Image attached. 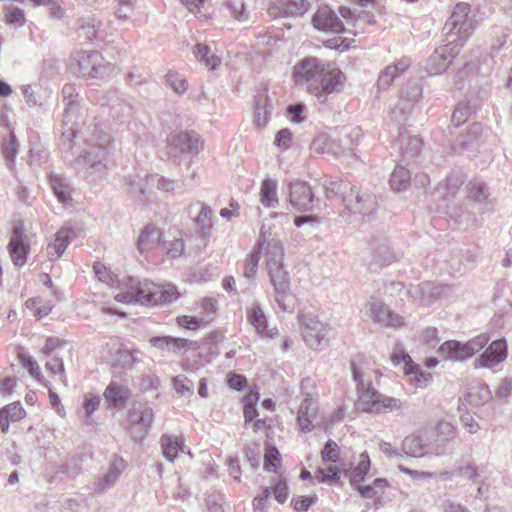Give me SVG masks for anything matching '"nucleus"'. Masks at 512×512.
Wrapping results in <instances>:
<instances>
[{
  "instance_id": "nucleus-54",
  "label": "nucleus",
  "mask_w": 512,
  "mask_h": 512,
  "mask_svg": "<svg viewBox=\"0 0 512 512\" xmlns=\"http://www.w3.org/2000/svg\"><path fill=\"white\" fill-rule=\"evenodd\" d=\"M21 362L32 377H34L38 382L43 383L44 377L40 372L39 365L31 356L22 355Z\"/></svg>"
},
{
  "instance_id": "nucleus-17",
  "label": "nucleus",
  "mask_w": 512,
  "mask_h": 512,
  "mask_svg": "<svg viewBox=\"0 0 512 512\" xmlns=\"http://www.w3.org/2000/svg\"><path fill=\"white\" fill-rule=\"evenodd\" d=\"M310 8L306 0H271L268 14L273 18L302 17Z\"/></svg>"
},
{
  "instance_id": "nucleus-16",
  "label": "nucleus",
  "mask_w": 512,
  "mask_h": 512,
  "mask_svg": "<svg viewBox=\"0 0 512 512\" xmlns=\"http://www.w3.org/2000/svg\"><path fill=\"white\" fill-rule=\"evenodd\" d=\"M289 202L299 212H307L313 209L314 194L311 187L303 181L289 183Z\"/></svg>"
},
{
  "instance_id": "nucleus-40",
  "label": "nucleus",
  "mask_w": 512,
  "mask_h": 512,
  "mask_svg": "<svg viewBox=\"0 0 512 512\" xmlns=\"http://www.w3.org/2000/svg\"><path fill=\"white\" fill-rule=\"evenodd\" d=\"M370 458L366 452L359 455L358 464L352 469L350 474V482L352 486L364 480L365 475L370 469Z\"/></svg>"
},
{
  "instance_id": "nucleus-31",
  "label": "nucleus",
  "mask_w": 512,
  "mask_h": 512,
  "mask_svg": "<svg viewBox=\"0 0 512 512\" xmlns=\"http://www.w3.org/2000/svg\"><path fill=\"white\" fill-rule=\"evenodd\" d=\"M160 443L162 454L169 461H174L179 453H184L185 451L183 440L177 436L163 435Z\"/></svg>"
},
{
  "instance_id": "nucleus-2",
  "label": "nucleus",
  "mask_w": 512,
  "mask_h": 512,
  "mask_svg": "<svg viewBox=\"0 0 512 512\" xmlns=\"http://www.w3.org/2000/svg\"><path fill=\"white\" fill-rule=\"evenodd\" d=\"M96 277L110 286L118 284L120 291L114 295L116 301L132 304L140 303L142 305H159L171 303L179 298L180 293L177 288L171 284L158 285L152 282H139L134 278L119 281L116 276L107 270L100 262L93 266Z\"/></svg>"
},
{
  "instance_id": "nucleus-6",
  "label": "nucleus",
  "mask_w": 512,
  "mask_h": 512,
  "mask_svg": "<svg viewBox=\"0 0 512 512\" xmlns=\"http://www.w3.org/2000/svg\"><path fill=\"white\" fill-rule=\"evenodd\" d=\"M488 334H480L465 343L450 340L444 342L439 353L452 361H464L482 351L489 343Z\"/></svg>"
},
{
  "instance_id": "nucleus-5",
  "label": "nucleus",
  "mask_w": 512,
  "mask_h": 512,
  "mask_svg": "<svg viewBox=\"0 0 512 512\" xmlns=\"http://www.w3.org/2000/svg\"><path fill=\"white\" fill-rule=\"evenodd\" d=\"M344 210L342 216H347L350 222L370 217L376 210V197L369 192H361L356 187L343 196Z\"/></svg>"
},
{
  "instance_id": "nucleus-33",
  "label": "nucleus",
  "mask_w": 512,
  "mask_h": 512,
  "mask_svg": "<svg viewBox=\"0 0 512 512\" xmlns=\"http://www.w3.org/2000/svg\"><path fill=\"white\" fill-rule=\"evenodd\" d=\"M260 203L266 208H275L279 204L277 197V181L265 179L260 187Z\"/></svg>"
},
{
  "instance_id": "nucleus-44",
  "label": "nucleus",
  "mask_w": 512,
  "mask_h": 512,
  "mask_svg": "<svg viewBox=\"0 0 512 512\" xmlns=\"http://www.w3.org/2000/svg\"><path fill=\"white\" fill-rule=\"evenodd\" d=\"M258 400L259 394L257 392H250L243 399V414L246 424L254 421L258 416V412L255 407Z\"/></svg>"
},
{
  "instance_id": "nucleus-57",
  "label": "nucleus",
  "mask_w": 512,
  "mask_h": 512,
  "mask_svg": "<svg viewBox=\"0 0 512 512\" xmlns=\"http://www.w3.org/2000/svg\"><path fill=\"white\" fill-rule=\"evenodd\" d=\"M1 410H2V412L5 413V415L7 416V419L10 422H16V421L22 419L25 415V411L22 408L21 404L16 403V402L7 405L5 408H3Z\"/></svg>"
},
{
  "instance_id": "nucleus-36",
  "label": "nucleus",
  "mask_w": 512,
  "mask_h": 512,
  "mask_svg": "<svg viewBox=\"0 0 512 512\" xmlns=\"http://www.w3.org/2000/svg\"><path fill=\"white\" fill-rule=\"evenodd\" d=\"M104 397L110 406L120 407L129 397V390L125 386L111 383L104 391Z\"/></svg>"
},
{
  "instance_id": "nucleus-32",
  "label": "nucleus",
  "mask_w": 512,
  "mask_h": 512,
  "mask_svg": "<svg viewBox=\"0 0 512 512\" xmlns=\"http://www.w3.org/2000/svg\"><path fill=\"white\" fill-rule=\"evenodd\" d=\"M50 183L57 199L63 204H69L72 200L70 181L62 175L52 174Z\"/></svg>"
},
{
  "instance_id": "nucleus-4",
  "label": "nucleus",
  "mask_w": 512,
  "mask_h": 512,
  "mask_svg": "<svg viewBox=\"0 0 512 512\" xmlns=\"http://www.w3.org/2000/svg\"><path fill=\"white\" fill-rule=\"evenodd\" d=\"M476 27L477 21L471 6L464 2L458 3L445 24V29L448 30L447 41L454 40V44H458L460 48Z\"/></svg>"
},
{
  "instance_id": "nucleus-46",
  "label": "nucleus",
  "mask_w": 512,
  "mask_h": 512,
  "mask_svg": "<svg viewBox=\"0 0 512 512\" xmlns=\"http://www.w3.org/2000/svg\"><path fill=\"white\" fill-rule=\"evenodd\" d=\"M330 139L331 146H333L334 149H336L335 152H331V155L335 157H340L344 155L346 152L351 151L354 146L353 140L350 139L348 134H345L343 137H330Z\"/></svg>"
},
{
  "instance_id": "nucleus-39",
  "label": "nucleus",
  "mask_w": 512,
  "mask_h": 512,
  "mask_svg": "<svg viewBox=\"0 0 512 512\" xmlns=\"http://www.w3.org/2000/svg\"><path fill=\"white\" fill-rule=\"evenodd\" d=\"M491 399V392L487 385H477L470 388L466 400L472 406H480Z\"/></svg>"
},
{
  "instance_id": "nucleus-27",
  "label": "nucleus",
  "mask_w": 512,
  "mask_h": 512,
  "mask_svg": "<svg viewBox=\"0 0 512 512\" xmlns=\"http://www.w3.org/2000/svg\"><path fill=\"white\" fill-rule=\"evenodd\" d=\"M73 235L74 233L68 228H63L55 234L54 241L47 246V255L50 260H56L63 255Z\"/></svg>"
},
{
  "instance_id": "nucleus-42",
  "label": "nucleus",
  "mask_w": 512,
  "mask_h": 512,
  "mask_svg": "<svg viewBox=\"0 0 512 512\" xmlns=\"http://www.w3.org/2000/svg\"><path fill=\"white\" fill-rule=\"evenodd\" d=\"M268 99L265 95H257L254 106V122L257 126L263 127L269 119V111L267 109Z\"/></svg>"
},
{
  "instance_id": "nucleus-18",
  "label": "nucleus",
  "mask_w": 512,
  "mask_h": 512,
  "mask_svg": "<svg viewBox=\"0 0 512 512\" xmlns=\"http://www.w3.org/2000/svg\"><path fill=\"white\" fill-rule=\"evenodd\" d=\"M468 205L475 213H485L489 211L492 206V201L489 199L487 187L480 182L470 183L468 190Z\"/></svg>"
},
{
  "instance_id": "nucleus-41",
  "label": "nucleus",
  "mask_w": 512,
  "mask_h": 512,
  "mask_svg": "<svg viewBox=\"0 0 512 512\" xmlns=\"http://www.w3.org/2000/svg\"><path fill=\"white\" fill-rule=\"evenodd\" d=\"M410 182L409 171L402 166H397L390 177V186L394 191L400 192L405 190Z\"/></svg>"
},
{
  "instance_id": "nucleus-23",
  "label": "nucleus",
  "mask_w": 512,
  "mask_h": 512,
  "mask_svg": "<svg viewBox=\"0 0 512 512\" xmlns=\"http://www.w3.org/2000/svg\"><path fill=\"white\" fill-rule=\"evenodd\" d=\"M168 141L174 148L184 153H198L203 147L197 134L186 131L171 134Z\"/></svg>"
},
{
  "instance_id": "nucleus-9",
  "label": "nucleus",
  "mask_w": 512,
  "mask_h": 512,
  "mask_svg": "<svg viewBox=\"0 0 512 512\" xmlns=\"http://www.w3.org/2000/svg\"><path fill=\"white\" fill-rule=\"evenodd\" d=\"M361 311L366 317L384 327L398 328L405 324L403 317L395 314L388 306L375 297H370L365 302Z\"/></svg>"
},
{
  "instance_id": "nucleus-50",
  "label": "nucleus",
  "mask_w": 512,
  "mask_h": 512,
  "mask_svg": "<svg viewBox=\"0 0 512 512\" xmlns=\"http://www.w3.org/2000/svg\"><path fill=\"white\" fill-rule=\"evenodd\" d=\"M227 5L235 20L240 23H246L249 21V13L246 11L245 5L241 0H230Z\"/></svg>"
},
{
  "instance_id": "nucleus-49",
  "label": "nucleus",
  "mask_w": 512,
  "mask_h": 512,
  "mask_svg": "<svg viewBox=\"0 0 512 512\" xmlns=\"http://www.w3.org/2000/svg\"><path fill=\"white\" fill-rule=\"evenodd\" d=\"M463 180L459 176L447 177L443 184H440L438 188L439 196L448 197L453 196L459 190Z\"/></svg>"
},
{
  "instance_id": "nucleus-55",
  "label": "nucleus",
  "mask_w": 512,
  "mask_h": 512,
  "mask_svg": "<svg viewBox=\"0 0 512 512\" xmlns=\"http://www.w3.org/2000/svg\"><path fill=\"white\" fill-rule=\"evenodd\" d=\"M196 343L183 339V338H174L170 337L169 342V352L180 353L182 351H187L188 349L195 348Z\"/></svg>"
},
{
  "instance_id": "nucleus-14",
  "label": "nucleus",
  "mask_w": 512,
  "mask_h": 512,
  "mask_svg": "<svg viewBox=\"0 0 512 512\" xmlns=\"http://www.w3.org/2000/svg\"><path fill=\"white\" fill-rule=\"evenodd\" d=\"M459 49V45L454 44V40H449L446 45L436 49L429 57L425 65L426 71L430 75H437L444 72L452 62V58L458 54Z\"/></svg>"
},
{
  "instance_id": "nucleus-60",
  "label": "nucleus",
  "mask_w": 512,
  "mask_h": 512,
  "mask_svg": "<svg viewBox=\"0 0 512 512\" xmlns=\"http://www.w3.org/2000/svg\"><path fill=\"white\" fill-rule=\"evenodd\" d=\"M100 404V398L98 396H87L83 402V408L85 411V422H90L91 415L98 409Z\"/></svg>"
},
{
  "instance_id": "nucleus-8",
  "label": "nucleus",
  "mask_w": 512,
  "mask_h": 512,
  "mask_svg": "<svg viewBox=\"0 0 512 512\" xmlns=\"http://www.w3.org/2000/svg\"><path fill=\"white\" fill-rule=\"evenodd\" d=\"M154 419L153 410L145 403H134L129 412L128 430L136 441L143 440L152 425Z\"/></svg>"
},
{
  "instance_id": "nucleus-48",
  "label": "nucleus",
  "mask_w": 512,
  "mask_h": 512,
  "mask_svg": "<svg viewBox=\"0 0 512 512\" xmlns=\"http://www.w3.org/2000/svg\"><path fill=\"white\" fill-rule=\"evenodd\" d=\"M316 478L321 483H336L340 479V471L335 464L319 467Z\"/></svg>"
},
{
  "instance_id": "nucleus-45",
  "label": "nucleus",
  "mask_w": 512,
  "mask_h": 512,
  "mask_svg": "<svg viewBox=\"0 0 512 512\" xmlns=\"http://www.w3.org/2000/svg\"><path fill=\"white\" fill-rule=\"evenodd\" d=\"M173 388L178 396L190 398L193 395L194 384L185 375L180 374L173 378Z\"/></svg>"
},
{
  "instance_id": "nucleus-20",
  "label": "nucleus",
  "mask_w": 512,
  "mask_h": 512,
  "mask_svg": "<svg viewBox=\"0 0 512 512\" xmlns=\"http://www.w3.org/2000/svg\"><path fill=\"white\" fill-rule=\"evenodd\" d=\"M425 437L432 441L434 449L444 452V445L456 437V427L449 422H439L434 428L425 429Z\"/></svg>"
},
{
  "instance_id": "nucleus-51",
  "label": "nucleus",
  "mask_w": 512,
  "mask_h": 512,
  "mask_svg": "<svg viewBox=\"0 0 512 512\" xmlns=\"http://www.w3.org/2000/svg\"><path fill=\"white\" fill-rule=\"evenodd\" d=\"M311 150L317 154L331 155V152H335L333 146H331V139L329 136L320 135L311 143Z\"/></svg>"
},
{
  "instance_id": "nucleus-15",
  "label": "nucleus",
  "mask_w": 512,
  "mask_h": 512,
  "mask_svg": "<svg viewBox=\"0 0 512 512\" xmlns=\"http://www.w3.org/2000/svg\"><path fill=\"white\" fill-rule=\"evenodd\" d=\"M312 24L317 30L323 32H349L352 33L353 35L357 34V31H353L350 28H345L342 21L328 6H322L318 8V10L316 11L312 18Z\"/></svg>"
},
{
  "instance_id": "nucleus-25",
  "label": "nucleus",
  "mask_w": 512,
  "mask_h": 512,
  "mask_svg": "<svg viewBox=\"0 0 512 512\" xmlns=\"http://www.w3.org/2000/svg\"><path fill=\"white\" fill-rule=\"evenodd\" d=\"M409 66L410 61L408 58H402L393 65H388L379 76L378 87L380 89L388 88Z\"/></svg>"
},
{
  "instance_id": "nucleus-21",
  "label": "nucleus",
  "mask_w": 512,
  "mask_h": 512,
  "mask_svg": "<svg viewBox=\"0 0 512 512\" xmlns=\"http://www.w3.org/2000/svg\"><path fill=\"white\" fill-rule=\"evenodd\" d=\"M125 468L126 462L122 458L114 456L108 472L99 476L98 479L95 481V491L99 493H105L110 488H112L116 484L119 476L125 470Z\"/></svg>"
},
{
  "instance_id": "nucleus-62",
  "label": "nucleus",
  "mask_w": 512,
  "mask_h": 512,
  "mask_svg": "<svg viewBox=\"0 0 512 512\" xmlns=\"http://www.w3.org/2000/svg\"><path fill=\"white\" fill-rule=\"evenodd\" d=\"M422 145V141L419 137L413 136L409 137L407 143L402 145V151L404 156L413 157Z\"/></svg>"
},
{
  "instance_id": "nucleus-29",
  "label": "nucleus",
  "mask_w": 512,
  "mask_h": 512,
  "mask_svg": "<svg viewBox=\"0 0 512 512\" xmlns=\"http://www.w3.org/2000/svg\"><path fill=\"white\" fill-rule=\"evenodd\" d=\"M386 486V479L378 478L374 481L372 486H361L358 483L353 487L363 498L372 499L374 501L373 506L377 508L378 505L381 504V497Z\"/></svg>"
},
{
  "instance_id": "nucleus-7",
  "label": "nucleus",
  "mask_w": 512,
  "mask_h": 512,
  "mask_svg": "<svg viewBox=\"0 0 512 512\" xmlns=\"http://www.w3.org/2000/svg\"><path fill=\"white\" fill-rule=\"evenodd\" d=\"M106 150L101 146H90L82 155H80L75 165L79 169H83L84 174L91 182H97L106 175L107 166Z\"/></svg>"
},
{
  "instance_id": "nucleus-53",
  "label": "nucleus",
  "mask_w": 512,
  "mask_h": 512,
  "mask_svg": "<svg viewBox=\"0 0 512 512\" xmlns=\"http://www.w3.org/2000/svg\"><path fill=\"white\" fill-rule=\"evenodd\" d=\"M279 452L275 447L268 446L265 450L264 455V467L268 471H276L277 466L279 465Z\"/></svg>"
},
{
  "instance_id": "nucleus-47",
  "label": "nucleus",
  "mask_w": 512,
  "mask_h": 512,
  "mask_svg": "<svg viewBox=\"0 0 512 512\" xmlns=\"http://www.w3.org/2000/svg\"><path fill=\"white\" fill-rule=\"evenodd\" d=\"M165 83L177 94H183L188 88L186 79L174 71H169L166 74Z\"/></svg>"
},
{
  "instance_id": "nucleus-26",
  "label": "nucleus",
  "mask_w": 512,
  "mask_h": 512,
  "mask_svg": "<svg viewBox=\"0 0 512 512\" xmlns=\"http://www.w3.org/2000/svg\"><path fill=\"white\" fill-rule=\"evenodd\" d=\"M444 292V287L435 285L431 282H424L414 287L411 295L419 298L423 305H429L434 300L440 298Z\"/></svg>"
},
{
  "instance_id": "nucleus-19",
  "label": "nucleus",
  "mask_w": 512,
  "mask_h": 512,
  "mask_svg": "<svg viewBox=\"0 0 512 512\" xmlns=\"http://www.w3.org/2000/svg\"><path fill=\"white\" fill-rule=\"evenodd\" d=\"M421 96V90L418 86H412L402 90L400 93L398 104L392 111V115L396 121L405 119L413 110L414 105Z\"/></svg>"
},
{
  "instance_id": "nucleus-12",
  "label": "nucleus",
  "mask_w": 512,
  "mask_h": 512,
  "mask_svg": "<svg viewBox=\"0 0 512 512\" xmlns=\"http://www.w3.org/2000/svg\"><path fill=\"white\" fill-rule=\"evenodd\" d=\"M176 183L159 175H146L137 180H129V190L134 194L151 195L155 190L170 192L175 188Z\"/></svg>"
},
{
  "instance_id": "nucleus-13",
  "label": "nucleus",
  "mask_w": 512,
  "mask_h": 512,
  "mask_svg": "<svg viewBox=\"0 0 512 512\" xmlns=\"http://www.w3.org/2000/svg\"><path fill=\"white\" fill-rule=\"evenodd\" d=\"M402 452L409 457L421 458L428 454L442 455L440 449H434L432 441L425 437V430L406 436L401 444Z\"/></svg>"
},
{
  "instance_id": "nucleus-43",
  "label": "nucleus",
  "mask_w": 512,
  "mask_h": 512,
  "mask_svg": "<svg viewBox=\"0 0 512 512\" xmlns=\"http://www.w3.org/2000/svg\"><path fill=\"white\" fill-rule=\"evenodd\" d=\"M369 406L372 407V412L380 413L399 409L401 403L400 400L396 398L379 394L377 400H374V402L372 404L370 403Z\"/></svg>"
},
{
  "instance_id": "nucleus-11",
  "label": "nucleus",
  "mask_w": 512,
  "mask_h": 512,
  "mask_svg": "<svg viewBox=\"0 0 512 512\" xmlns=\"http://www.w3.org/2000/svg\"><path fill=\"white\" fill-rule=\"evenodd\" d=\"M299 321L302 325L303 338L307 345L313 349L318 348L328 335V326L320 322L312 314H302L299 317Z\"/></svg>"
},
{
  "instance_id": "nucleus-28",
  "label": "nucleus",
  "mask_w": 512,
  "mask_h": 512,
  "mask_svg": "<svg viewBox=\"0 0 512 512\" xmlns=\"http://www.w3.org/2000/svg\"><path fill=\"white\" fill-rule=\"evenodd\" d=\"M9 252L15 266H22L26 261V247L22 231L19 227L14 229L13 237L9 243Z\"/></svg>"
},
{
  "instance_id": "nucleus-38",
  "label": "nucleus",
  "mask_w": 512,
  "mask_h": 512,
  "mask_svg": "<svg viewBox=\"0 0 512 512\" xmlns=\"http://www.w3.org/2000/svg\"><path fill=\"white\" fill-rule=\"evenodd\" d=\"M139 354L140 352L137 349L122 346L114 355L113 363L119 367H131L138 360Z\"/></svg>"
},
{
  "instance_id": "nucleus-3",
  "label": "nucleus",
  "mask_w": 512,
  "mask_h": 512,
  "mask_svg": "<svg viewBox=\"0 0 512 512\" xmlns=\"http://www.w3.org/2000/svg\"><path fill=\"white\" fill-rule=\"evenodd\" d=\"M259 251L266 257V270L274 291V300L282 311L292 308L290 278L283 265L284 247L278 235L262 227L259 237Z\"/></svg>"
},
{
  "instance_id": "nucleus-61",
  "label": "nucleus",
  "mask_w": 512,
  "mask_h": 512,
  "mask_svg": "<svg viewBox=\"0 0 512 512\" xmlns=\"http://www.w3.org/2000/svg\"><path fill=\"white\" fill-rule=\"evenodd\" d=\"M64 0H52L48 5L49 16L55 20H61L66 16V10L63 7Z\"/></svg>"
},
{
  "instance_id": "nucleus-22",
  "label": "nucleus",
  "mask_w": 512,
  "mask_h": 512,
  "mask_svg": "<svg viewBox=\"0 0 512 512\" xmlns=\"http://www.w3.org/2000/svg\"><path fill=\"white\" fill-rule=\"evenodd\" d=\"M506 342L499 339L493 341L486 350L476 359L475 366L493 367L506 358Z\"/></svg>"
},
{
  "instance_id": "nucleus-64",
  "label": "nucleus",
  "mask_w": 512,
  "mask_h": 512,
  "mask_svg": "<svg viewBox=\"0 0 512 512\" xmlns=\"http://www.w3.org/2000/svg\"><path fill=\"white\" fill-rule=\"evenodd\" d=\"M163 246L171 258L179 257L184 250V243L181 239H175L173 242H165Z\"/></svg>"
},
{
  "instance_id": "nucleus-1",
  "label": "nucleus",
  "mask_w": 512,
  "mask_h": 512,
  "mask_svg": "<svg viewBox=\"0 0 512 512\" xmlns=\"http://www.w3.org/2000/svg\"><path fill=\"white\" fill-rule=\"evenodd\" d=\"M293 82L305 89L319 102H324L327 95L339 92L344 85V74L333 63L314 56L298 60L292 67Z\"/></svg>"
},
{
  "instance_id": "nucleus-37",
  "label": "nucleus",
  "mask_w": 512,
  "mask_h": 512,
  "mask_svg": "<svg viewBox=\"0 0 512 512\" xmlns=\"http://www.w3.org/2000/svg\"><path fill=\"white\" fill-rule=\"evenodd\" d=\"M403 369L404 374L409 377L410 382L418 388H424L431 382V374L422 371L418 364L413 363Z\"/></svg>"
},
{
  "instance_id": "nucleus-52",
  "label": "nucleus",
  "mask_w": 512,
  "mask_h": 512,
  "mask_svg": "<svg viewBox=\"0 0 512 512\" xmlns=\"http://www.w3.org/2000/svg\"><path fill=\"white\" fill-rule=\"evenodd\" d=\"M321 459L323 462H331L335 464L339 459V447L338 445L332 441L329 440L323 450L321 451Z\"/></svg>"
},
{
  "instance_id": "nucleus-30",
  "label": "nucleus",
  "mask_w": 512,
  "mask_h": 512,
  "mask_svg": "<svg viewBox=\"0 0 512 512\" xmlns=\"http://www.w3.org/2000/svg\"><path fill=\"white\" fill-rule=\"evenodd\" d=\"M161 232L152 224L146 225L141 231L137 246L140 251H147L160 245Z\"/></svg>"
},
{
  "instance_id": "nucleus-59",
  "label": "nucleus",
  "mask_w": 512,
  "mask_h": 512,
  "mask_svg": "<svg viewBox=\"0 0 512 512\" xmlns=\"http://www.w3.org/2000/svg\"><path fill=\"white\" fill-rule=\"evenodd\" d=\"M17 142L14 136L10 135L3 141L2 153L9 162H13L16 155Z\"/></svg>"
},
{
  "instance_id": "nucleus-35",
  "label": "nucleus",
  "mask_w": 512,
  "mask_h": 512,
  "mask_svg": "<svg viewBox=\"0 0 512 512\" xmlns=\"http://www.w3.org/2000/svg\"><path fill=\"white\" fill-rule=\"evenodd\" d=\"M353 377L354 380L358 383V391L360 393L358 406L364 411H372V407L369 405L370 402L372 404L374 400H377L379 397L378 392L374 388L370 387L364 389V383L361 379V375L356 370L353 371Z\"/></svg>"
},
{
  "instance_id": "nucleus-56",
  "label": "nucleus",
  "mask_w": 512,
  "mask_h": 512,
  "mask_svg": "<svg viewBox=\"0 0 512 512\" xmlns=\"http://www.w3.org/2000/svg\"><path fill=\"white\" fill-rule=\"evenodd\" d=\"M259 253H263V251H259V249L252 253L246 260L244 267V276L248 279H253L257 272V266L259 262Z\"/></svg>"
},
{
  "instance_id": "nucleus-24",
  "label": "nucleus",
  "mask_w": 512,
  "mask_h": 512,
  "mask_svg": "<svg viewBox=\"0 0 512 512\" xmlns=\"http://www.w3.org/2000/svg\"><path fill=\"white\" fill-rule=\"evenodd\" d=\"M248 319L259 335L270 339L278 335L276 327L268 328L266 315L259 305H253L250 308Z\"/></svg>"
},
{
  "instance_id": "nucleus-63",
  "label": "nucleus",
  "mask_w": 512,
  "mask_h": 512,
  "mask_svg": "<svg viewBox=\"0 0 512 512\" xmlns=\"http://www.w3.org/2000/svg\"><path fill=\"white\" fill-rule=\"evenodd\" d=\"M45 367L48 371H50L52 374L59 375L62 377V381L65 380V369H64V363L63 360L58 357H53L51 360H49Z\"/></svg>"
},
{
  "instance_id": "nucleus-58",
  "label": "nucleus",
  "mask_w": 512,
  "mask_h": 512,
  "mask_svg": "<svg viewBox=\"0 0 512 512\" xmlns=\"http://www.w3.org/2000/svg\"><path fill=\"white\" fill-rule=\"evenodd\" d=\"M6 21L13 26H22L25 22L24 12L18 7H8L6 13Z\"/></svg>"
},
{
  "instance_id": "nucleus-10",
  "label": "nucleus",
  "mask_w": 512,
  "mask_h": 512,
  "mask_svg": "<svg viewBox=\"0 0 512 512\" xmlns=\"http://www.w3.org/2000/svg\"><path fill=\"white\" fill-rule=\"evenodd\" d=\"M77 61L80 72L90 78H104L113 70V66L105 62L97 51L82 52Z\"/></svg>"
},
{
  "instance_id": "nucleus-34",
  "label": "nucleus",
  "mask_w": 512,
  "mask_h": 512,
  "mask_svg": "<svg viewBox=\"0 0 512 512\" xmlns=\"http://www.w3.org/2000/svg\"><path fill=\"white\" fill-rule=\"evenodd\" d=\"M193 54L199 62L211 71L217 69L221 64L220 57L212 53L210 47L206 44H196L193 49Z\"/></svg>"
}]
</instances>
